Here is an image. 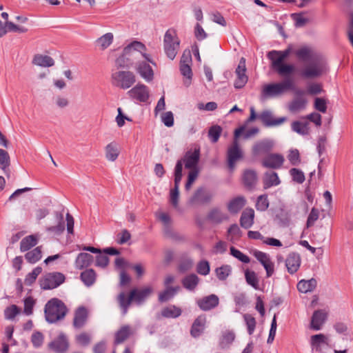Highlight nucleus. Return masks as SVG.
I'll return each mask as SVG.
<instances>
[{"mask_svg": "<svg viewBox=\"0 0 353 353\" xmlns=\"http://www.w3.org/2000/svg\"><path fill=\"white\" fill-rule=\"evenodd\" d=\"M115 63L121 68L134 65L136 72L147 82L154 79V71L150 63L155 65V63L145 46L140 41H134L125 47Z\"/></svg>", "mask_w": 353, "mask_h": 353, "instance_id": "nucleus-1", "label": "nucleus"}, {"mask_svg": "<svg viewBox=\"0 0 353 353\" xmlns=\"http://www.w3.org/2000/svg\"><path fill=\"white\" fill-rule=\"evenodd\" d=\"M296 57L304 62L301 70V75L305 79H317L325 75L329 72L326 58L315 52L312 48L304 46L296 50Z\"/></svg>", "mask_w": 353, "mask_h": 353, "instance_id": "nucleus-2", "label": "nucleus"}, {"mask_svg": "<svg viewBox=\"0 0 353 353\" xmlns=\"http://www.w3.org/2000/svg\"><path fill=\"white\" fill-rule=\"evenodd\" d=\"M152 292V287L148 286L142 289L132 290L128 297L124 292L120 293L117 299L119 306L122 310L123 315H125L127 314L128 307L130 305L132 301H134L137 304H141L150 295Z\"/></svg>", "mask_w": 353, "mask_h": 353, "instance_id": "nucleus-3", "label": "nucleus"}, {"mask_svg": "<svg viewBox=\"0 0 353 353\" xmlns=\"http://www.w3.org/2000/svg\"><path fill=\"white\" fill-rule=\"evenodd\" d=\"M44 312L46 321L53 323L64 318L67 308L61 300L53 298L46 304Z\"/></svg>", "mask_w": 353, "mask_h": 353, "instance_id": "nucleus-4", "label": "nucleus"}, {"mask_svg": "<svg viewBox=\"0 0 353 353\" xmlns=\"http://www.w3.org/2000/svg\"><path fill=\"white\" fill-rule=\"evenodd\" d=\"M289 90H294V80L291 78H286L281 82L263 85L261 97L263 99L276 97L283 94Z\"/></svg>", "mask_w": 353, "mask_h": 353, "instance_id": "nucleus-5", "label": "nucleus"}, {"mask_svg": "<svg viewBox=\"0 0 353 353\" xmlns=\"http://www.w3.org/2000/svg\"><path fill=\"white\" fill-rule=\"evenodd\" d=\"M110 81L113 86L122 90H127L135 83L136 76L134 72L130 70H118L112 72Z\"/></svg>", "mask_w": 353, "mask_h": 353, "instance_id": "nucleus-6", "label": "nucleus"}, {"mask_svg": "<svg viewBox=\"0 0 353 353\" xmlns=\"http://www.w3.org/2000/svg\"><path fill=\"white\" fill-rule=\"evenodd\" d=\"M243 131L244 127H241L235 130L234 141L228 149V164L231 170H234L236 163L243 158V151L239 145L237 139Z\"/></svg>", "mask_w": 353, "mask_h": 353, "instance_id": "nucleus-7", "label": "nucleus"}, {"mask_svg": "<svg viewBox=\"0 0 353 353\" xmlns=\"http://www.w3.org/2000/svg\"><path fill=\"white\" fill-rule=\"evenodd\" d=\"M164 50L170 59H174L179 48V39L174 30H168L164 35Z\"/></svg>", "mask_w": 353, "mask_h": 353, "instance_id": "nucleus-8", "label": "nucleus"}, {"mask_svg": "<svg viewBox=\"0 0 353 353\" xmlns=\"http://www.w3.org/2000/svg\"><path fill=\"white\" fill-rule=\"evenodd\" d=\"M65 281V276L60 272H50L43 275L40 281V286L43 290H52L57 288Z\"/></svg>", "mask_w": 353, "mask_h": 353, "instance_id": "nucleus-9", "label": "nucleus"}, {"mask_svg": "<svg viewBox=\"0 0 353 353\" xmlns=\"http://www.w3.org/2000/svg\"><path fill=\"white\" fill-rule=\"evenodd\" d=\"M192 57L190 51L184 52L180 61V72L183 76V83L186 87L192 83V72L190 67Z\"/></svg>", "mask_w": 353, "mask_h": 353, "instance_id": "nucleus-10", "label": "nucleus"}, {"mask_svg": "<svg viewBox=\"0 0 353 353\" xmlns=\"http://www.w3.org/2000/svg\"><path fill=\"white\" fill-rule=\"evenodd\" d=\"M200 158V150L199 148H195L193 151H188L184 157L176 162V165L181 163V170L183 169V165H185L186 169L190 170H198V163Z\"/></svg>", "mask_w": 353, "mask_h": 353, "instance_id": "nucleus-11", "label": "nucleus"}, {"mask_svg": "<svg viewBox=\"0 0 353 353\" xmlns=\"http://www.w3.org/2000/svg\"><path fill=\"white\" fill-rule=\"evenodd\" d=\"M129 97L139 102H147L150 97L148 88L141 83L137 84L128 92Z\"/></svg>", "mask_w": 353, "mask_h": 353, "instance_id": "nucleus-12", "label": "nucleus"}, {"mask_svg": "<svg viewBox=\"0 0 353 353\" xmlns=\"http://www.w3.org/2000/svg\"><path fill=\"white\" fill-rule=\"evenodd\" d=\"M181 164L179 163L174 169V188L170 190V202L175 208L178 205L179 184L182 179Z\"/></svg>", "mask_w": 353, "mask_h": 353, "instance_id": "nucleus-13", "label": "nucleus"}, {"mask_svg": "<svg viewBox=\"0 0 353 353\" xmlns=\"http://www.w3.org/2000/svg\"><path fill=\"white\" fill-rule=\"evenodd\" d=\"M245 72V60L244 58H241L235 71L236 75V79L234 83L235 88L241 89L243 88L248 82V77Z\"/></svg>", "mask_w": 353, "mask_h": 353, "instance_id": "nucleus-14", "label": "nucleus"}, {"mask_svg": "<svg viewBox=\"0 0 353 353\" xmlns=\"http://www.w3.org/2000/svg\"><path fill=\"white\" fill-rule=\"evenodd\" d=\"M327 318V312L325 310L314 311L311 318L310 328L316 331L320 330L325 323Z\"/></svg>", "mask_w": 353, "mask_h": 353, "instance_id": "nucleus-15", "label": "nucleus"}, {"mask_svg": "<svg viewBox=\"0 0 353 353\" xmlns=\"http://www.w3.org/2000/svg\"><path fill=\"white\" fill-rule=\"evenodd\" d=\"M259 118L263 123L268 127L276 126L284 123L287 119L286 117L274 118L270 111L265 110L260 114Z\"/></svg>", "mask_w": 353, "mask_h": 353, "instance_id": "nucleus-16", "label": "nucleus"}, {"mask_svg": "<svg viewBox=\"0 0 353 353\" xmlns=\"http://www.w3.org/2000/svg\"><path fill=\"white\" fill-rule=\"evenodd\" d=\"M213 195L203 188H198L190 199L192 204L205 203L211 201Z\"/></svg>", "mask_w": 353, "mask_h": 353, "instance_id": "nucleus-17", "label": "nucleus"}, {"mask_svg": "<svg viewBox=\"0 0 353 353\" xmlns=\"http://www.w3.org/2000/svg\"><path fill=\"white\" fill-rule=\"evenodd\" d=\"M219 297L215 294H210L197 300L196 303L201 310L208 311L214 308L219 305Z\"/></svg>", "mask_w": 353, "mask_h": 353, "instance_id": "nucleus-18", "label": "nucleus"}, {"mask_svg": "<svg viewBox=\"0 0 353 353\" xmlns=\"http://www.w3.org/2000/svg\"><path fill=\"white\" fill-rule=\"evenodd\" d=\"M284 157L279 154H270L263 160L262 164L265 168L276 169L283 165Z\"/></svg>", "mask_w": 353, "mask_h": 353, "instance_id": "nucleus-19", "label": "nucleus"}, {"mask_svg": "<svg viewBox=\"0 0 353 353\" xmlns=\"http://www.w3.org/2000/svg\"><path fill=\"white\" fill-rule=\"evenodd\" d=\"M68 345V341L63 334H60L57 339L48 344V347L57 353L66 352Z\"/></svg>", "mask_w": 353, "mask_h": 353, "instance_id": "nucleus-20", "label": "nucleus"}, {"mask_svg": "<svg viewBox=\"0 0 353 353\" xmlns=\"http://www.w3.org/2000/svg\"><path fill=\"white\" fill-rule=\"evenodd\" d=\"M301 265V257L299 254L292 252L286 258L285 266L288 272L292 274L298 271Z\"/></svg>", "mask_w": 353, "mask_h": 353, "instance_id": "nucleus-21", "label": "nucleus"}, {"mask_svg": "<svg viewBox=\"0 0 353 353\" xmlns=\"http://www.w3.org/2000/svg\"><path fill=\"white\" fill-rule=\"evenodd\" d=\"M246 200L243 196H238L232 199L228 203L227 208L230 212L238 213L245 205Z\"/></svg>", "mask_w": 353, "mask_h": 353, "instance_id": "nucleus-22", "label": "nucleus"}, {"mask_svg": "<svg viewBox=\"0 0 353 353\" xmlns=\"http://www.w3.org/2000/svg\"><path fill=\"white\" fill-rule=\"evenodd\" d=\"M254 211L252 208H246L241 214L240 224L241 227L248 229L254 223Z\"/></svg>", "mask_w": 353, "mask_h": 353, "instance_id": "nucleus-23", "label": "nucleus"}, {"mask_svg": "<svg viewBox=\"0 0 353 353\" xmlns=\"http://www.w3.org/2000/svg\"><path fill=\"white\" fill-rule=\"evenodd\" d=\"M88 318V311L84 307H79L74 313L73 325L77 328L84 325Z\"/></svg>", "mask_w": 353, "mask_h": 353, "instance_id": "nucleus-24", "label": "nucleus"}, {"mask_svg": "<svg viewBox=\"0 0 353 353\" xmlns=\"http://www.w3.org/2000/svg\"><path fill=\"white\" fill-rule=\"evenodd\" d=\"M119 153V145L114 141L110 142L105 148V158L110 161H116Z\"/></svg>", "mask_w": 353, "mask_h": 353, "instance_id": "nucleus-25", "label": "nucleus"}, {"mask_svg": "<svg viewBox=\"0 0 353 353\" xmlns=\"http://www.w3.org/2000/svg\"><path fill=\"white\" fill-rule=\"evenodd\" d=\"M205 323L206 318L204 316H198L192 325L191 335L194 337L199 336L203 332Z\"/></svg>", "mask_w": 353, "mask_h": 353, "instance_id": "nucleus-26", "label": "nucleus"}, {"mask_svg": "<svg viewBox=\"0 0 353 353\" xmlns=\"http://www.w3.org/2000/svg\"><path fill=\"white\" fill-rule=\"evenodd\" d=\"M317 285V281L315 279L309 280L302 279L297 283V289L301 293L312 292Z\"/></svg>", "mask_w": 353, "mask_h": 353, "instance_id": "nucleus-27", "label": "nucleus"}, {"mask_svg": "<svg viewBox=\"0 0 353 353\" xmlns=\"http://www.w3.org/2000/svg\"><path fill=\"white\" fill-rule=\"evenodd\" d=\"M32 63L40 67L47 68L53 66L54 61L50 56L38 54L34 56Z\"/></svg>", "mask_w": 353, "mask_h": 353, "instance_id": "nucleus-28", "label": "nucleus"}, {"mask_svg": "<svg viewBox=\"0 0 353 353\" xmlns=\"http://www.w3.org/2000/svg\"><path fill=\"white\" fill-rule=\"evenodd\" d=\"M83 250L89 251L92 253H99V254L97 256L96 265L105 268L109 263V259L105 254H102L99 249L92 247L85 246L83 248Z\"/></svg>", "mask_w": 353, "mask_h": 353, "instance_id": "nucleus-29", "label": "nucleus"}, {"mask_svg": "<svg viewBox=\"0 0 353 353\" xmlns=\"http://www.w3.org/2000/svg\"><path fill=\"white\" fill-rule=\"evenodd\" d=\"M93 261V256L85 252L79 254L75 261V266L77 269L81 270L89 266Z\"/></svg>", "mask_w": 353, "mask_h": 353, "instance_id": "nucleus-30", "label": "nucleus"}, {"mask_svg": "<svg viewBox=\"0 0 353 353\" xmlns=\"http://www.w3.org/2000/svg\"><path fill=\"white\" fill-rule=\"evenodd\" d=\"M280 183V179L276 172H268L265 174L263 177V186L265 189L278 185Z\"/></svg>", "mask_w": 353, "mask_h": 353, "instance_id": "nucleus-31", "label": "nucleus"}, {"mask_svg": "<svg viewBox=\"0 0 353 353\" xmlns=\"http://www.w3.org/2000/svg\"><path fill=\"white\" fill-rule=\"evenodd\" d=\"M38 243L36 235H29L23 238L20 243L21 252H26L33 248Z\"/></svg>", "mask_w": 353, "mask_h": 353, "instance_id": "nucleus-32", "label": "nucleus"}, {"mask_svg": "<svg viewBox=\"0 0 353 353\" xmlns=\"http://www.w3.org/2000/svg\"><path fill=\"white\" fill-rule=\"evenodd\" d=\"M268 58L271 61L272 67L276 70L282 64L285 59L283 58L282 55L278 50H272L268 53Z\"/></svg>", "mask_w": 353, "mask_h": 353, "instance_id": "nucleus-33", "label": "nucleus"}, {"mask_svg": "<svg viewBox=\"0 0 353 353\" xmlns=\"http://www.w3.org/2000/svg\"><path fill=\"white\" fill-rule=\"evenodd\" d=\"M243 181L246 187L249 188H253L257 182L256 172L252 170H245L243 176Z\"/></svg>", "mask_w": 353, "mask_h": 353, "instance_id": "nucleus-34", "label": "nucleus"}, {"mask_svg": "<svg viewBox=\"0 0 353 353\" xmlns=\"http://www.w3.org/2000/svg\"><path fill=\"white\" fill-rule=\"evenodd\" d=\"M274 145V143L270 140H264L256 143L253 146V153L254 154H259L261 152H265L272 149Z\"/></svg>", "mask_w": 353, "mask_h": 353, "instance_id": "nucleus-35", "label": "nucleus"}, {"mask_svg": "<svg viewBox=\"0 0 353 353\" xmlns=\"http://www.w3.org/2000/svg\"><path fill=\"white\" fill-rule=\"evenodd\" d=\"M42 257V247L38 246L25 254V259L30 263H35Z\"/></svg>", "mask_w": 353, "mask_h": 353, "instance_id": "nucleus-36", "label": "nucleus"}, {"mask_svg": "<svg viewBox=\"0 0 353 353\" xmlns=\"http://www.w3.org/2000/svg\"><path fill=\"white\" fill-rule=\"evenodd\" d=\"M131 334L132 330L130 326L124 325L121 327L115 334V343H123Z\"/></svg>", "mask_w": 353, "mask_h": 353, "instance_id": "nucleus-37", "label": "nucleus"}, {"mask_svg": "<svg viewBox=\"0 0 353 353\" xmlns=\"http://www.w3.org/2000/svg\"><path fill=\"white\" fill-rule=\"evenodd\" d=\"M307 104V100L303 97H296L289 104L290 111L296 112L303 110Z\"/></svg>", "mask_w": 353, "mask_h": 353, "instance_id": "nucleus-38", "label": "nucleus"}, {"mask_svg": "<svg viewBox=\"0 0 353 353\" xmlns=\"http://www.w3.org/2000/svg\"><path fill=\"white\" fill-rule=\"evenodd\" d=\"M199 281V279L196 274H191L183 279L182 283L185 288L189 290H193L196 287Z\"/></svg>", "mask_w": 353, "mask_h": 353, "instance_id": "nucleus-39", "label": "nucleus"}, {"mask_svg": "<svg viewBox=\"0 0 353 353\" xmlns=\"http://www.w3.org/2000/svg\"><path fill=\"white\" fill-rule=\"evenodd\" d=\"M155 216L162 223L165 231L168 232L172 223L170 216L168 213L161 211L157 212Z\"/></svg>", "mask_w": 353, "mask_h": 353, "instance_id": "nucleus-40", "label": "nucleus"}, {"mask_svg": "<svg viewBox=\"0 0 353 353\" xmlns=\"http://www.w3.org/2000/svg\"><path fill=\"white\" fill-rule=\"evenodd\" d=\"M232 270L230 265H223L215 269V274L219 280L224 281L231 274Z\"/></svg>", "mask_w": 353, "mask_h": 353, "instance_id": "nucleus-41", "label": "nucleus"}, {"mask_svg": "<svg viewBox=\"0 0 353 353\" xmlns=\"http://www.w3.org/2000/svg\"><path fill=\"white\" fill-rule=\"evenodd\" d=\"M311 346L318 350L322 344H327V337L323 334L312 335L310 339Z\"/></svg>", "mask_w": 353, "mask_h": 353, "instance_id": "nucleus-42", "label": "nucleus"}, {"mask_svg": "<svg viewBox=\"0 0 353 353\" xmlns=\"http://www.w3.org/2000/svg\"><path fill=\"white\" fill-rule=\"evenodd\" d=\"M292 129L296 133L302 135H305L309 133V123L294 121L292 123Z\"/></svg>", "mask_w": 353, "mask_h": 353, "instance_id": "nucleus-43", "label": "nucleus"}, {"mask_svg": "<svg viewBox=\"0 0 353 353\" xmlns=\"http://www.w3.org/2000/svg\"><path fill=\"white\" fill-rule=\"evenodd\" d=\"M161 314L166 318H176L181 314V310L175 305H170L162 310Z\"/></svg>", "mask_w": 353, "mask_h": 353, "instance_id": "nucleus-44", "label": "nucleus"}, {"mask_svg": "<svg viewBox=\"0 0 353 353\" xmlns=\"http://www.w3.org/2000/svg\"><path fill=\"white\" fill-rule=\"evenodd\" d=\"M209 219L215 223H220L228 219V215L220 209L215 208L210 211Z\"/></svg>", "mask_w": 353, "mask_h": 353, "instance_id": "nucleus-45", "label": "nucleus"}, {"mask_svg": "<svg viewBox=\"0 0 353 353\" xmlns=\"http://www.w3.org/2000/svg\"><path fill=\"white\" fill-rule=\"evenodd\" d=\"M81 278L83 282L87 285H92L96 279V274L92 269L87 270L81 274Z\"/></svg>", "mask_w": 353, "mask_h": 353, "instance_id": "nucleus-46", "label": "nucleus"}, {"mask_svg": "<svg viewBox=\"0 0 353 353\" xmlns=\"http://www.w3.org/2000/svg\"><path fill=\"white\" fill-rule=\"evenodd\" d=\"M179 290V287L176 286L175 288H170L166 287V290L163 292L159 294V300L161 302H165L172 298L174 294Z\"/></svg>", "mask_w": 353, "mask_h": 353, "instance_id": "nucleus-47", "label": "nucleus"}, {"mask_svg": "<svg viewBox=\"0 0 353 353\" xmlns=\"http://www.w3.org/2000/svg\"><path fill=\"white\" fill-rule=\"evenodd\" d=\"M113 37L112 33H106L97 39V44L102 50H104L112 43Z\"/></svg>", "mask_w": 353, "mask_h": 353, "instance_id": "nucleus-48", "label": "nucleus"}, {"mask_svg": "<svg viewBox=\"0 0 353 353\" xmlns=\"http://www.w3.org/2000/svg\"><path fill=\"white\" fill-rule=\"evenodd\" d=\"M247 283L252 286L254 289L259 290V279L256 274L253 271L247 270L245 273Z\"/></svg>", "mask_w": 353, "mask_h": 353, "instance_id": "nucleus-49", "label": "nucleus"}, {"mask_svg": "<svg viewBox=\"0 0 353 353\" xmlns=\"http://www.w3.org/2000/svg\"><path fill=\"white\" fill-rule=\"evenodd\" d=\"M21 312V309L16 305H12L6 308L4 316L6 319L12 320Z\"/></svg>", "mask_w": 353, "mask_h": 353, "instance_id": "nucleus-50", "label": "nucleus"}, {"mask_svg": "<svg viewBox=\"0 0 353 353\" xmlns=\"http://www.w3.org/2000/svg\"><path fill=\"white\" fill-rule=\"evenodd\" d=\"M42 268L41 267L35 268L30 272L25 279V283L28 285H32L37 279V276L41 273Z\"/></svg>", "mask_w": 353, "mask_h": 353, "instance_id": "nucleus-51", "label": "nucleus"}, {"mask_svg": "<svg viewBox=\"0 0 353 353\" xmlns=\"http://www.w3.org/2000/svg\"><path fill=\"white\" fill-rule=\"evenodd\" d=\"M10 165V159L7 151L0 149V166L2 170L6 171Z\"/></svg>", "mask_w": 353, "mask_h": 353, "instance_id": "nucleus-52", "label": "nucleus"}, {"mask_svg": "<svg viewBox=\"0 0 353 353\" xmlns=\"http://www.w3.org/2000/svg\"><path fill=\"white\" fill-rule=\"evenodd\" d=\"M43 341L44 336L41 332L39 331H35L32 334L31 342L34 347L39 348L41 347V345L43 343Z\"/></svg>", "mask_w": 353, "mask_h": 353, "instance_id": "nucleus-53", "label": "nucleus"}, {"mask_svg": "<svg viewBox=\"0 0 353 353\" xmlns=\"http://www.w3.org/2000/svg\"><path fill=\"white\" fill-rule=\"evenodd\" d=\"M221 131L222 129L219 125H214L210 128L208 136L212 142L216 143L219 140Z\"/></svg>", "mask_w": 353, "mask_h": 353, "instance_id": "nucleus-54", "label": "nucleus"}, {"mask_svg": "<svg viewBox=\"0 0 353 353\" xmlns=\"http://www.w3.org/2000/svg\"><path fill=\"white\" fill-rule=\"evenodd\" d=\"M269 207V201L267 195H261L256 203V208L260 211H265Z\"/></svg>", "mask_w": 353, "mask_h": 353, "instance_id": "nucleus-55", "label": "nucleus"}, {"mask_svg": "<svg viewBox=\"0 0 353 353\" xmlns=\"http://www.w3.org/2000/svg\"><path fill=\"white\" fill-rule=\"evenodd\" d=\"M287 157L292 165H298L301 162L300 154L296 149L290 150Z\"/></svg>", "mask_w": 353, "mask_h": 353, "instance_id": "nucleus-56", "label": "nucleus"}, {"mask_svg": "<svg viewBox=\"0 0 353 353\" xmlns=\"http://www.w3.org/2000/svg\"><path fill=\"white\" fill-rule=\"evenodd\" d=\"M290 175L292 177L293 181L298 183H302L305 181V175L303 172L296 168H292L290 170Z\"/></svg>", "mask_w": 353, "mask_h": 353, "instance_id": "nucleus-57", "label": "nucleus"}, {"mask_svg": "<svg viewBox=\"0 0 353 353\" xmlns=\"http://www.w3.org/2000/svg\"><path fill=\"white\" fill-rule=\"evenodd\" d=\"M196 271L199 274L206 276L210 273V263L207 261H200L196 266Z\"/></svg>", "mask_w": 353, "mask_h": 353, "instance_id": "nucleus-58", "label": "nucleus"}, {"mask_svg": "<svg viewBox=\"0 0 353 353\" xmlns=\"http://www.w3.org/2000/svg\"><path fill=\"white\" fill-rule=\"evenodd\" d=\"M230 254L243 263H248L250 261V258L247 255L234 247L230 248Z\"/></svg>", "mask_w": 353, "mask_h": 353, "instance_id": "nucleus-59", "label": "nucleus"}, {"mask_svg": "<svg viewBox=\"0 0 353 353\" xmlns=\"http://www.w3.org/2000/svg\"><path fill=\"white\" fill-rule=\"evenodd\" d=\"M198 175L199 170H193L189 172L188 181L185 185V190L189 191L191 189L192 185L196 179Z\"/></svg>", "mask_w": 353, "mask_h": 353, "instance_id": "nucleus-60", "label": "nucleus"}, {"mask_svg": "<svg viewBox=\"0 0 353 353\" xmlns=\"http://www.w3.org/2000/svg\"><path fill=\"white\" fill-rule=\"evenodd\" d=\"M244 320L246 323L247 327H248V332L250 335L252 334V333L254 331L255 327H256V321L255 319L251 316L250 314H245L244 315Z\"/></svg>", "mask_w": 353, "mask_h": 353, "instance_id": "nucleus-61", "label": "nucleus"}, {"mask_svg": "<svg viewBox=\"0 0 353 353\" xmlns=\"http://www.w3.org/2000/svg\"><path fill=\"white\" fill-rule=\"evenodd\" d=\"M294 66L292 64H282L276 71L281 76L290 74L294 71Z\"/></svg>", "mask_w": 353, "mask_h": 353, "instance_id": "nucleus-62", "label": "nucleus"}, {"mask_svg": "<svg viewBox=\"0 0 353 353\" xmlns=\"http://www.w3.org/2000/svg\"><path fill=\"white\" fill-rule=\"evenodd\" d=\"M34 304L35 302L32 297L29 296L26 298L24 300V314H26L28 316L32 314Z\"/></svg>", "mask_w": 353, "mask_h": 353, "instance_id": "nucleus-63", "label": "nucleus"}, {"mask_svg": "<svg viewBox=\"0 0 353 353\" xmlns=\"http://www.w3.org/2000/svg\"><path fill=\"white\" fill-rule=\"evenodd\" d=\"M54 105L59 108H65L69 105V100L68 98L62 96L57 95L54 99Z\"/></svg>", "mask_w": 353, "mask_h": 353, "instance_id": "nucleus-64", "label": "nucleus"}]
</instances>
